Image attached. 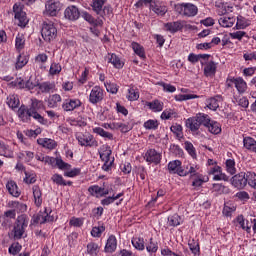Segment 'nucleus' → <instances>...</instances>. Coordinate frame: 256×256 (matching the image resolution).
Returning <instances> with one entry per match:
<instances>
[{"label":"nucleus","instance_id":"1","mask_svg":"<svg viewBox=\"0 0 256 256\" xmlns=\"http://www.w3.org/2000/svg\"><path fill=\"white\" fill-rule=\"evenodd\" d=\"M208 121L209 115L199 113L195 117L186 120V127L192 132L199 131V127H201V125H207Z\"/></svg>","mask_w":256,"mask_h":256},{"label":"nucleus","instance_id":"2","mask_svg":"<svg viewBox=\"0 0 256 256\" xmlns=\"http://www.w3.org/2000/svg\"><path fill=\"white\" fill-rule=\"evenodd\" d=\"M28 225H29V217H27V215L22 214L18 216L14 223V228H13L14 239H21L25 234V229H27Z\"/></svg>","mask_w":256,"mask_h":256},{"label":"nucleus","instance_id":"3","mask_svg":"<svg viewBox=\"0 0 256 256\" xmlns=\"http://www.w3.org/2000/svg\"><path fill=\"white\" fill-rule=\"evenodd\" d=\"M18 117L23 123H31V117L38 121V123H45V118L39 114V112H27L25 111V105L20 106L18 109Z\"/></svg>","mask_w":256,"mask_h":256},{"label":"nucleus","instance_id":"4","mask_svg":"<svg viewBox=\"0 0 256 256\" xmlns=\"http://www.w3.org/2000/svg\"><path fill=\"white\" fill-rule=\"evenodd\" d=\"M41 35L44 41L51 43L57 39V28L52 22H44L41 29Z\"/></svg>","mask_w":256,"mask_h":256},{"label":"nucleus","instance_id":"5","mask_svg":"<svg viewBox=\"0 0 256 256\" xmlns=\"http://www.w3.org/2000/svg\"><path fill=\"white\" fill-rule=\"evenodd\" d=\"M23 5L22 4H14L13 11H14V18L16 21H18L19 27H26L29 23V20L27 19V13L23 11Z\"/></svg>","mask_w":256,"mask_h":256},{"label":"nucleus","instance_id":"6","mask_svg":"<svg viewBox=\"0 0 256 256\" xmlns=\"http://www.w3.org/2000/svg\"><path fill=\"white\" fill-rule=\"evenodd\" d=\"M248 180L249 172H240L231 178V184L233 187H236V189H245V187H247Z\"/></svg>","mask_w":256,"mask_h":256},{"label":"nucleus","instance_id":"7","mask_svg":"<svg viewBox=\"0 0 256 256\" xmlns=\"http://www.w3.org/2000/svg\"><path fill=\"white\" fill-rule=\"evenodd\" d=\"M78 143L83 147H97V141L93 139V135L89 133L80 134L77 136Z\"/></svg>","mask_w":256,"mask_h":256},{"label":"nucleus","instance_id":"8","mask_svg":"<svg viewBox=\"0 0 256 256\" xmlns=\"http://www.w3.org/2000/svg\"><path fill=\"white\" fill-rule=\"evenodd\" d=\"M89 101L92 103V105L101 103V101H103V89H101L99 86L93 87L89 95Z\"/></svg>","mask_w":256,"mask_h":256},{"label":"nucleus","instance_id":"9","mask_svg":"<svg viewBox=\"0 0 256 256\" xmlns=\"http://www.w3.org/2000/svg\"><path fill=\"white\" fill-rule=\"evenodd\" d=\"M64 17L68 21H77L81 17V12L76 6H68L64 11Z\"/></svg>","mask_w":256,"mask_h":256},{"label":"nucleus","instance_id":"10","mask_svg":"<svg viewBox=\"0 0 256 256\" xmlns=\"http://www.w3.org/2000/svg\"><path fill=\"white\" fill-rule=\"evenodd\" d=\"M145 157L148 163H155V165L161 163V153L157 152L155 149L148 150L145 154Z\"/></svg>","mask_w":256,"mask_h":256},{"label":"nucleus","instance_id":"11","mask_svg":"<svg viewBox=\"0 0 256 256\" xmlns=\"http://www.w3.org/2000/svg\"><path fill=\"white\" fill-rule=\"evenodd\" d=\"M46 11L51 17H56L57 13L61 11V2L48 1L46 4Z\"/></svg>","mask_w":256,"mask_h":256},{"label":"nucleus","instance_id":"12","mask_svg":"<svg viewBox=\"0 0 256 256\" xmlns=\"http://www.w3.org/2000/svg\"><path fill=\"white\" fill-rule=\"evenodd\" d=\"M26 113H36L39 109H43V101L37 99H31L30 107L24 105Z\"/></svg>","mask_w":256,"mask_h":256},{"label":"nucleus","instance_id":"13","mask_svg":"<svg viewBox=\"0 0 256 256\" xmlns=\"http://www.w3.org/2000/svg\"><path fill=\"white\" fill-rule=\"evenodd\" d=\"M204 127H207L208 131L213 135H219L221 133V125L218 122L211 121V118L208 116L207 124H204Z\"/></svg>","mask_w":256,"mask_h":256},{"label":"nucleus","instance_id":"14","mask_svg":"<svg viewBox=\"0 0 256 256\" xmlns=\"http://www.w3.org/2000/svg\"><path fill=\"white\" fill-rule=\"evenodd\" d=\"M117 250V238L115 235L109 236L107 243L105 245V252L106 253H115Z\"/></svg>","mask_w":256,"mask_h":256},{"label":"nucleus","instance_id":"15","mask_svg":"<svg viewBox=\"0 0 256 256\" xmlns=\"http://www.w3.org/2000/svg\"><path fill=\"white\" fill-rule=\"evenodd\" d=\"M82 17L85 21L90 23V25H95V27H103V20L94 19V17L91 14H89L88 12H83Z\"/></svg>","mask_w":256,"mask_h":256},{"label":"nucleus","instance_id":"16","mask_svg":"<svg viewBox=\"0 0 256 256\" xmlns=\"http://www.w3.org/2000/svg\"><path fill=\"white\" fill-rule=\"evenodd\" d=\"M217 73V63L210 61L204 67V75L206 77H213Z\"/></svg>","mask_w":256,"mask_h":256},{"label":"nucleus","instance_id":"17","mask_svg":"<svg viewBox=\"0 0 256 256\" xmlns=\"http://www.w3.org/2000/svg\"><path fill=\"white\" fill-rule=\"evenodd\" d=\"M199 9L195 4L186 3L184 8V17H195L197 15Z\"/></svg>","mask_w":256,"mask_h":256},{"label":"nucleus","instance_id":"18","mask_svg":"<svg viewBox=\"0 0 256 256\" xmlns=\"http://www.w3.org/2000/svg\"><path fill=\"white\" fill-rule=\"evenodd\" d=\"M6 188L12 197H19V195H21V191H19V187H17V183H15V181H8Z\"/></svg>","mask_w":256,"mask_h":256},{"label":"nucleus","instance_id":"19","mask_svg":"<svg viewBox=\"0 0 256 256\" xmlns=\"http://www.w3.org/2000/svg\"><path fill=\"white\" fill-rule=\"evenodd\" d=\"M164 27L166 31H169L170 33H177V31H181V29H183V25L179 21L168 22Z\"/></svg>","mask_w":256,"mask_h":256},{"label":"nucleus","instance_id":"20","mask_svg":"<svg viewBox=\"0 0 256 256\" xmlns=\"http://www.w3.org/2000/svg\"><path fill=\"white\" fill-rule=\"evenodd\" d=\"M150 9H151V11L156 13V15H160L161 17H163L165 15V13H167V7L166 6L158 5L155 2H153V0L150 4Z\"/></svg>","mask_w":256,"mask_h":256},{"label":"nucleus","instance_id":"21","mask_svg":"<svg viewBox=\"0 0 256 256\" xmlns=\"http://www.w3.org/2000/svg\"><path fill=\"white\" fill-rule=\"evenodd\" d=\"M62 107L64 111H73L74 109H77V107H81V100H70L69 102L64 103Z\"/></svg>","mask_w":256,"mask_h":256},{"label":"nucleus","instance_id":"22","mask_svg":"<svg viewBox=\"0 0 256 256\" xmlns=\"http://www.w3.org/2000/svg\"><path fill=\"white\" fill-rule=\"evenodd\" d=\"M38 145H42V147H45L46 149H55L56 143L53 139L48 138H40L37 140Z\"/></svg>","mask_w":256,"mask_h":256},{"label":"nucleus","instance_id":"23","mask_svg":"<svg viewBox=\"0 0 256 256\" xmlns=\"http://www.w3.org/2000/svg\"><path fill=\"white\" fill-rule=\"evenodd\" d=\"M32 191H33L35 205H37V207H40L41 203H43V199L41 198L42 197L41 188H39V186L37 185H34L32 188Z\"/></svg>","mask_w":256,"mask_h":256},{"label":"nucleus","instance_id":"24","mask_svg":"<svg viewBox=\"0 0 256 256\" xmlns=\"http://www.w3.org/2000/svg\"><path fill=\"white\" fill-rule=\"evenodd\" d=\"M108 63H111L116 69L123 68V62L116 54L108 55Z\"/></svg>","mask_w":256,"mask_h":256},{"label":"nucleus","instance_id":"25","mask_svg":"<svg viewBox=\"0 0 256 256\" xmlns=\"http://www.w3.org/2000/svg\"><path fill=\"white\" fill-rule=\"evenodd\" d=\"M96 14L103 19H105V17L111 19V17H113V8L111 6H105L104 8H101L99 12H96Z\"/></svg>","mask_w":256,"mask_h":256},{"label":"nucleus","instance_id":"26","mask_svg":"<svg viewBox=\"0 0 256 256\" xmlns=\"http://www.w3.org/2000/svg\"><path fill=\"white\" fill-rule=\"evenodd\" d=\"M234 85L238 93H245V91H247V82H245L243 78H236V80H234Z\"/></svg>","mask_w":256,"mask_h":256},{"label":"nucleus","instance_id":"27","mask_svg":"<svg viewBox=\"0 0 256 256\" xmlns=\"http://www.w3.org/2000/svg\"><path fill=\"white\" fill-rule=\"evenodd\" d=\"M104 151L100 152V159L104 161V163L111 162V147L109 146H103Z\"/></svg>","mask_w":256,"mask_h":256},{"label":"nucleus","instance_id":"28","mask_svg":"<svg viewBox=\"0 0 256 256\" xmlns=\"http://www.w3.org/2000/svg\"><path fill=\"white\" fill-rule=\"evenodd\" d=\"M38 87H39L41 93H51V91H53V89H55V83L43 82L41 84H38Z\"/></svg>","mask_w":256,"mask_h":256},{"label":"nucleus","instance_id":"29","mask_svg":"<svg viewBox=\"0 0 256 256\" xmlns=\"http://www.w3.org/2000/svg\"><path fill=\"white\" fill-rule=\"evenodd\" d=\"M243 143H244V147L246 149L256 153V141H255V139H253L251 137H246V138H244Z\"/></svg>","mask_w":256,"mask_h":256},{"label":"nucleus","instance_id":"30","mask_svg":"<svg viewBox=\"0 0 256 256\" xmlns=\"http://www.w3.org/2000/svg\"><path fill=\"white\" fill-rule=\"evenodd\" d=\"M212 189H213V191H214L215 193H218V195H223V194L227 195V194L230 193V191H231V190L229 189V187L223 186L222 184H219V183L213 184Z\"/></svg>","mask_w":256,"mask_h":256},{"label":"nucleus","instance_id":"31","mask_svg":"<svg viewBox=\"0 0 256 256\" xmlns=\"http://www.w3.org/2000/svg\"><path fill=\"white\" fill-rule=\"evenodd\" d=\"M93 133H96V135H100V137H104V139H109L110 141H113V135L110 132L105 131L101 127L93 128Z\"/></svg>","mask_w":256,"mask_h":256},{"label":"nucleus","instance_id":"32","mask_svg":"<svg viewBox=\"0 0 256 256\" xmlns=\"http://www.w3.org/2000/svg\"><path fill=\"white\" fill-rule=\"evenodd\" d=\"M87 253L91 256H97L99 254V244L90 242L87 244Z\"/></svg>","mask_w":256,"mask_h":256},{"label":"nucleus","instance_id":"33","mask_svg":"<svg viewBox=\"0 0 256 256\" xmlns=\"http://www.w3.org/2000/svg\"><path fill=\"white\" fill-rule=\"evenodd\" d=\"M221 27H233L235 25V18L233 17H222L218 20Z\"/></svg>","mask_w":256,"mask_h":256},{"label":"nucleus","instance_id":"34","mask_svg":"<svg viewBox=\"0 0 256 256\" xmlns=\"http://www.w3.org/2000/svg\"><path fill=\"white\" fill-rule=\"evenodd\" d=\"M6 103L11 109H17V107H19V98L15 95H9L6 99Z\"/></svg>","mask_w":256,"mask_h":256},{"label":"nucleus","instance_id":"35","mask_svg":"<svg viewBox=\"0 0 256 256\" xmlns=\"http://www.w3.org/2000/svg\"><path fill=\"white\" fill-rule=\"evenodd\" d=\"M180 167H181L180 160H174L168 163V171L172 175H175Z\"/></svg>","mask_w":256,"mask_h":256},{"label":"nucleus","instance_id":"36","mask_svg":"<svg viewBox=\"0 0 256 256\" xmlns=\"http://www.w3.org/2000/svg\"><path fill=\"white\" fill-rule=\"evenodd\" d=\"M147 106L149 107V109H151L155 113H157L159 111H163V103L160 102L159 100H154L152 102H148Z\"/></svg>","mask_w":256,"mask_h":256},{"label":"nucleus","instance_id":"37","mask_svg":"<svg viewBox=\"0 0 256 256\" xmlns=\"http://www.w3.org/2000/svg\"><path fill=\"white\" fill-rule=\"evenodd\" d=\"M132 49L138 57H141V59H145V50L143 49V46H141L137 42H132Z\"/></svg>","mask_w":256,"mask_h":256},{"label":"nucleus","instance_id":"38","mask_svg":"<svg viewBox=\"0 0 256 256\" xmlns=\"http://www.w3.org/2000/svg\"><path fill=\"white\" fill-rule=\"evenodd\" d=\"M58 103H61V95L59 94H54L48 99V107L50 108L57 107Z\"/></svg>","mask_w":256,"mask_h":256},{"label":"nucleus","instance_id":"39","mask_svg":"<svg viewBox=\"0 0 256 256\" xmlns=\"http://www.w3.org/2000/svg\"><path fill=\"white\" fill-rule=\"evenodd\" d=\"M168 225L170 227H177L181 225V216H179L178 214H174L168 217Z\"/></svg>","mask_w":256,"mask_h":256},{"label":"nucleus","instance_id":"40","mask_svg":"<svg viewBox=\"0 0 256 256\" xmlns=\"http://www.w3.org/2000/svg\"><path fill=\"white\" fill-rule=\"evenodd\" d=\"M132 245L135 249H138V251H143V249H145V240L143 238H133Z\"/></svg>","mask_w":256,"mask_h":256},{"label":"nucleus","instance_id":"41","mask_svg":"<svg viewBox=\"0 0 256 256\" xmlns=\"http://www.w3.org/2000/svg\"><path fill=\"white\" fill-rule=\"evenodd\" d=\"M196 178L193 180L192 182V187H201V185H203L204 183H206V181H209V178L207 177L206 180L203 177V175L198 174L197 176H195Z\"/></svg>","mask_w":256,"mask_h":256},{"label":"nucleus","instance_id":"42","mask_svg":"<svg viewBox=\"0 0 256 256\" xmlns=\"http://www.w3.org/2000/svg\"><path fill=\"white\" fill-rule=\"evenodd\" d=\"M226 171L230 173V175H235L237 173V169L235 168V160L228 159L226 161Z\"/></svg>","mask_w":256,"mask_h":256},{"label":"nucleus","instance_id":"43","mask_svg":"<svg viewBox=\"0 0 256 256\" xmlns=\"http://www.w3.org/2000/svg\"><path fill=\"white\" fill-rule=\"evenodd\" d=\"M88 192L92 196L101 197V193H103V188L98 185L90 186L88 188Z\"/></svg>","mask_w":256,"mask_h":256},{"label":"nucleus","instance_id":"44","mask_svg":"<svg viewBox=\"0 0 256 256\" xmlns=\"http://www.w3.org/2000/svg\"><path fill=\"white\" fill-rule=\"evenodd\" d=\"M176 101H189V99H199L195 94H179L175 96Z\"/></svg>","mask_w":256,"mask_h":256},{"label":"nucleus","instance_id":"45","mask_svg":"<svg viewBox=\"0 0 256 256\" xmlns=\"http://www.w3.org/2000/svg\"><path fill=\"white\" fill-rule=\"evenodd\" d=\"M29 60H27V57L25 55H19L17 57L16 62V69H23L25 67V64L28 63Z\"/></svg>","mask_w":256,"mask_h":256},{"label":"nucleus","instance_id":"46","mask_svg":"<svg viewBox=\"0 0 256 256\" xmlns=\"http://www.w3.org/2000/svg\"><path fill=\"white\" fill-rule=\"evenodd\" d=\"M51 180L53 181V183H56V185H61L63 187L67 186V184L65 183V179H63V176L59 174H54Z\"/></svg>","mask_w":256,"mask_h":256},{"label":"nucleus","instance_id":"47","mask_svg":"<svg viewBox=\"0 0 256 256\" xmlns=\"http://www.w3.org/2000/svg\"><path fill=\"white\" fill-rule=\"evenodd\" d=\"M186 151L191 155V157L195 158L197 157V153H195V147L193 146V143L186 141L184 143Z\"/></svg>","mask_w":256,"mask_h":256},{"label":"nucleus","instance_id":"48","mask_svg":"<svg viewBox=\"0 0 256 256\" xmlns=\"http://www.w3.org/2000/svg\"><path fill=\"white\" fill-rule=\"evenodd\" d=\"M127 99L128 101H137L139 99V92L133 88L128 89Z\"/></svg>","mask_w":256,"mask_h":256},{"label":"nucleus","instance_id":"49","mask_svg":"<svg viewBox=\"0 0 256 256\" xmlns=\"http://www.w3.org/2000/svg\"><path fill=\"white\" fill-rule=\"evenodd\" d=\"M207 107L211 109V111H217V109H219V101L216 98H210Z\"/></svg>","mask_w":256,"mask_h":256},{"label":"nucleus","instance_id":"50","mask_svg":"<svg viewBox=\"0 0 256 256\" xmlns=\"http://www.w3.org/2000/svg\"><path fill=\"white\" fill-rule=\"evenodd\" d=\"M61 66L59 63H52L50 66V75H59L61 73Z\"/></svg>","mask_w":256,"mask_h":256},{"label":"nucleus","instance_id":"51","mask_svg":"<svg viewBox=\"0 0 256 256\" xmlns=\"http://www.w3.org/2000/svg\"><path fill=\"white\" fill-rule=\"evenodd\" d=\"M104 85L108 93H112V95H115L119 91V88L115 83H104Z\"/></svg>","mask_w":256,"mask_h":256},{"label":"nucleus","instance_id":"52","mask_svg":"<svg viewBox=\"0 0 256 256\" xmlns=\"http://www.w3.org/2000/svg\"><path fill=\"white\" fill-rule=\"evenodd\" d=\"M105 1L107 0H93V11H95V13L99 12L100 9H103V5H105Z\"/></svg>","mask_w":256,"mask_h":256},{"label":"nucleus","instance_id":"53","mask_svg":"<svg viewBox=\"0 0 256 256\" xmlns=\"http://www.w3.org/2000/svg\"><path fill=\"white\" fill-rule=\"evenodd\" d=\"M145 129H157L159 127V122L157 120H148L144 123Z\"/></svg>","mask_w":256,"mask_h":256},{"label":"nucleus","instance_id":"54","mask_svg":"<svg viewBox=\"0 0 256 256\" xmlns=\"http://www.w3.org/2000/svg\"><path fill=\"white\" fill-rule=\"evenodd\" d=\"M105 231V226L93 227L91 231L92 237H101V234Z\"/></svg>","mask_w":256,"mask_h":256},{"label":"nucleus","instance_id":"55","mask_svg":"<svg viewBox=\"0 0 256 256\" xmlns=\"http://www.w3.org/2000/svg\"><path fill=\"white\" fill-rule=\"evenodd\" d=\"M69 225H71V227H83V218L72 217Z\"/></svg>","mask_w":256,"mask_h":256},{"label":"nucleus","instance_id":"56","mask_svg":"<svg viewBox=\"0 0 256 256\" xmlns=\"http://www.w3.org/2000/svg\"><path fill=\"white\" fill-rule=\"evenodd\" d=\"M230 37L231 39H238V41H241L243 37H247V32L245 31L233 32V33H230Z\"/></svg>","mask_w":256,"mask_h":256},{"label":"nucleus","instance_id":"57","mask_svg":"<svg viewBox=\"0 0 256 256\" xmlns=\"http://www.w3.org/2000/svg\"><path fill=\"white\" fill-rule=\"evenodd\" d=\"M172 133H175L176 137H181L183 135V126L176 124L171 126Z\"/></svg>","mask_w":256,"mask_h":256},{"label":"nucleus","instance_id":"58","mask_svg":"<svg viewBox=\"0 0 256 256\" xmlns=\"http://www.w3.org/2000/svg\"><path fill=\"white\" fill-rule=\"evenodd\" d=\"M25 47V37L18 34L16 37V49H23Z\"/></svg>","mask_w":256,"mask_h":256},{"label":"nucleus","instance_id":"59","mask_svg":"<svg viewBox=\"0 0 256 256\" xmlns=\"http://www.w3.org/2000/svg\"><path fill=\"white\" fill-rule=\"evenodd\" d=\"M9 253L11 255H17V253H19V251H21V244L19 243H13L9 249H8Z\"/></svg>","mask_w":256,"mask_h":256},{"label":"nucleus","instance_id":"60","mask_svg":"<svg viewBox=\"0 0 256 256\" xmlns=\"http://www.w3.org/2000/svg\"><path fill=\"white\" fill-rule=\"evenodd\" d=\"M44 217H42V220H41V224L43 223H51L53 221V216L49 215V213H51V210H48L47 208H45L44 210Z\"/></svg>","mask_w":256,"mask_h":256},{"label":"nucleus","instance_id":"61","mask_svg":"<svg viewBox=\"0 0 256 256\" xmlns=\"http://www.w3.org/2000/svg\"><path fill=\"white\" fill-rule=\"evenodd\" d=\"M43 212H39L38 214H34L31 220V225H37V223H41L43 221Z\"/></svg>","mask_w":256,"mask_h":256},{"label":"nucleus","instance_id":"62","mask_svg":"<svg viewBox=\"0 0 256 256\" xmlns=\"http://www.w3.org/2000/svg\"><path fill=\"white\" fill-rule=\"evenodd\" d=\"M0 155H3L4 157H11V154H9V147L1 141H0Z\"/></svg>","mask_w":256,"mask_h":256},{"label":"nucleus","instance_id":"63","mask_svg":"<svg viewBox=\"0 0 256 256\" xmlns=\"http://www.w3.org/2000/svg\"><path fill=\"white\" fill-rule=\"evenodd\" d=\"M214 181H229V176H227L225 173L219 172L218 174H215L213 177Z\"/></svg>","mask_w":256,"mask_h":256},{"label":"nucleus","instance_id":"64","mask_svg":"<svg viewBox=\"0 0 256 256\" xmlns=\"http://www.w3.org/2000/svg\"><path fill=\"white\" fill-rule=\"evenodd\" d=\"M56 165L57 167H59L60 169H70L71 166L64 162L62 159L56 158Z\"/></svg>","mask_w":256,"mask_h":256}]
</instances>
